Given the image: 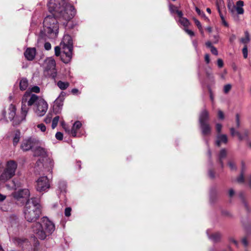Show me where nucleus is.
<instances>
[{"label":"nucleus","mask_w":251,"mask_h":251,"mask_svg":"<svg viewBox=\"0 0 251 251\" xmlns=\"http://www.w3.org/2000/svg\"><path fill=\"white\" fill-rule=\"evenodd\" d=\"M48 7L49 12L57 17L64 26L75 14L74 6L68 3L67 0H50Z\"/></svg>","instance_id":"1"},{"label":"nucleus","mask_w":251,"mask_h":251,"mask_svg":"<svg viewBox=\"0 0 251 251\" xmlns=\"http://www.w3.org/2000/svg\"><path fill=\"white\" fill-rule=\"evenodd\" d=\"M32 231L36 237L41 240H44L47 236L51 234L55 230L54 224L47 217L42 219V224L36 223L32 227Z\"/></svg>","instance_id":"2"},{"label":"nucleus","mask_w":251,"mask_h":251,"mask_svg":"<svg viewBox=\"0 0 251 251\" xmlns=\"http://www.w3.org/2000/svg\"><path fill=\"white\" fill-rule=\"evenodd\" d=\"M24 213L25 218L27 221L29 222L36 221L41 213L39 200L35 198L28 199L25 203Z\"/></svg>","instance_id":"3"},{"label":"nucleus","mask_w":251,"mask_h":251,"mask_svg":"<svg viewBox=\"0 0 251 251\" xmlns=\"http://www.w3.org/2000/svg\"><path fill=\"white\" fill-rule=\"evenodd\" d=\"M57 17L53 14L48 15L43 22V30L45 35L50 38H54L58 34L59 29Z\"/></svg>","instance_id":"4"},{"label":"nucleus","mask_w":251,"mask_h":251,"mask_svg":"<svg viewBox=\"0 0 251 251\" xmlns=\"http://www.w3.org/2000/svg\"><path fill=\"white\" fill-rule=\"evenodd\" d=\"M40 98L36 95L32 94L27 90L22 99V120L25 119L26 116L29 110V107L35 105Z\"/></svg>","instance_id":"5"},{"label":"nucleus","mask_w":251,"mask_h":251,"mask_svg":"<svg viewBox=\"0 0 251 251\" xmlns=\"http://www.w3.org/2000/svg\"><path fill=\"white\" fill-rule=\"evenodd\" d=\"M17 163L13 160H10L6 162L5 167L0 176V183H4L13 177L17 169Z\"/></svg>","instance_id":"6"},{"label":"nucleus","mask_w":251,"mask_h":251,"mask_svg":"<svg viewBox=\"0 0 251 251\" xmlns=\"http://www.w3.org/2000/svg\"><path fill=\"white\" fill-rule=\"evenodd\" d=\"M73 47L68 46H61L55 47V55L57 56H60L61 60L65 63H69L72 57Z\"/></svg>","instance_id":"7"},{"label":"nucleus","mask_w":251,"mask_h":251,"mask_svg":"<svg viewBox=\"0 0 251 251\" xmlns=\"http://www.w3.org/2000/svg\"><path fill=\"white\" fill-rule=\"evenodd\" d=\"M43 66L44 75L55 79L57 76L55 60L52 57L47 58L44 61Z\"/></svg>","instance_id":"8"},{"label":"nucleus","mask_w":251,"mask_h":251,"mask_svg":"<svg viewBox=\"0 0 251 251\" xmlns=\"http://www.w3.org/2000/svg\"><path fill=\"white\" fill-rule=\"evenodd\" d=\"M16 107L13 104H10L9 106L7 111V114H6V112H4L3 113V115L5 117L6 121H12L14 120L13 123L15 125H19L22 121V115L20 117H18L17 116L15 117L16 115Z\"/></svg>","instance_id":"9"},{"label":"nucleus","mask_w":251,"mask_h":251,"mask_svg":"<svg viewBox=\"0 0 251 251\" xmlns=\"http://www.w3.org/2000/svg\"><path fill=\"white\" fill-rule=\"evenodd\" d=\"M36 190L39 192H46L50 187V181L46 176L40 177L36 181Z\"/></svg>","instance_id":"10"},{"label":"nucleus","mask_w":251,"mask_h":251,"mask_svg":"<svg viewBox=\"0 0 251 251\" xmlns=\"http://www.w3.org/2000/svg\"><path fill=\"white\" fill-rule=\"evenodd\" d=\"M48 108L47 102L43 99L40 98L35 104L34 110L38 116H43L46 113Z\"/></svg>","instance_id":"11"},{"label":"nucleus","mask_w":251,"mask_h":251,"mask_svg":"<svg viewBox=\"0 0 251 251\" xmlns=\"http://www.w3.org/2000/svg\"><path fill=\"white\" fill-rule=\"evenodd\" d=\"M36 143V140L34 138L29 137L24 139L21 144V149L24 151H29L31 149H33Z\"/></svg>","instance_id":"12"},{"label":"nucleus","mask_w":251,"mask_h":251,"mask_svg":"<svg viewBox=\"0 0 251 251\" xmlns=\"http://www.w3.org/2000/svg\"><path fill=\"white\" fill-rule=\"evenodd\" d=\"M65 93L63 92H61L60 95L55 100L54 102L53 109L56 113H59L62 109Z\"/></svg>","instance_id":"13"},{"label":"nucleus","mask_w":251,"mask_h":251,"mask_svg":"<svg viewBox=\"0 0 251 251\" xmlns=\"http://www.w3.org/2000/svg\"><path fill=\"white\" fill-rule=\"evenodd\" d=\"M230 132L232 136L237 135L239 140H247L248 138L249 131L247 129H244L241 133L236 130L234 127H231Z\"/></svg>","instance_id":"14"},{"label":"nucleus","mask_w":251,"mask_h":251,"mask_svg":"<svg viewBox=\"0 0 251 251\" xmlns=\"http://www.w3.org/2000/svg\"><path fill=\"white\" fill-rule=\"evenodd\" d=\"M243 6H244L243 1L239 0V1H237L236 6H235L234 5L231 6V5L228 4L227 7H228L229 10L232 13H234V10L235 9L238 14H243L244 12V10L243 8Z\"/></svg>","instance_id":"15"},{"label":"nucleus","mask_w":251,"mask_h":251,"mask_svg":"<svg viewBox=\"0 0 251 251\" xmlns=\"http://www.w3.org/2000/svg\"><path fill=\"white\" fill-rule=\"evenodd\" d=\"M30 195L29 191L27 189H21L13 193V196L17 199L20 198L27 199Z\"/></svg>","instance_id":"16"},{"label":"nucleus","mask_w":251,"mask_h":251,"mask_svg":"<svg viewBox=\"0 0 251 251\" xmlns=\"http://www.w3.org/2000/svg\"><path fill=\"white\" fill-rule=\"evenodd\" d=\"M209 118V113L206 109H203L200 113L199 118V124L208 123Z\"/></svg>","instance_id":"17"},{"label":"nucleus","mask_w":251,"mask_h":251,"mask_svg":"<svg viewBox=\"0 0 251 251\" xmlns=\"http://www.w3.org/2000/svg\"><path fill=\"white\" fill-rule=\"evenodd\" d=\"M227 137L226 134H218L215 142L216 145L220 147L222 144H226L227 143Z\"/></svg>","instance_id":"18"},{"label":"nucleus","mask_w":251,"mask_h":251,"mask_svg":"<svg viewBox=\"0 0 251 251\" xmlns=\"http://www.w3.org/2000/svg\"><path fill=\"white\" fill-rule=\"evenodd\" d=\"M25 57L28 60H32L36 55V50L35 48H27L24 53Z\"/></svg>","instance_id":"19"},{"label":"nucleus","mask_w":251,"mask_h":251,"mask_svg":"<svg viewBox=\"0 0 251 251\" xmlns=\"http://www.w3.org/2000/svg\"><path fill=\"white\" fill-rule=\"evenodd\" d=\"M201 133L203 136H207L211 132V127L208 123L200 125Z\"/></svg>","instance_id":"20"},{"label":"nucleus","mask_w":251,"mask_h":251,"mask_svg":"<svg viewBox=\"0 0 251 251\" xmlns=\"http://www.w3.org/2000/svg\"><path fill=\"white\" fill-rule=\"evenodd\" d=\"M33 151L35 156H40L45 157L47 155L46 150L41 147H36L33 149Z\"/></svg>","instance_id":"21"},{"label":"nucleus","mask_w":251,"mask_h":251,"mask_svg":"<svg viewBox=\"0 0 251 251\" xmlns=\"http://www.w3.org/2000/svg\"><path fill=\"white\" fill-rule=\"evenodd\" d=\"M61 46H68L73 47V40L69 35L64 36L62 42L60 44Z\"/></svg>","instance_id":"22"},{"label":"nucleus","mask_w":251,"mask_h":251,"mask_svg":"<svg viewBox=\"0 0 251 251\" xmlns=\"http://www.w3.org/2000/svg\"><path fill=\"white\" fill-rule=\"evenodd\" d=\"M82 126L81 122L79 121H76L74 124L71 130V134L73 137H75L77 134V131Z\"/></svg>","instance_id":"23"},{"label":"nucleus","mask_w":251,"mask_h":251,"mask_svg":"<svg viewBox=\"0 0 251 251\" xmlns=\"http://www.w3.org/2000/svg\"><path fill=\"white\" fill-rule=\"evenodd\" d=\"M207 234L209 238L213 242L219 241L221 237V234L219 232H215L210 235H209L208 231H207Z\"/></svg>","instance_id":"24"},{"label":"nucleus","mask_w":251,"mask_h":251,"mask_svg":"<svg viewBox=\"0 0 251 251\" xmlns=\"http://www.w3.org/2000/svg\"><path fill=\"white\" fill-rule=\"evenodd\" d=\"M20 89L22 91L25 90L28 85V80L26 78H22L20 81Z\"/></svg>","instance_id":"25"},{"label":"nucleus","mask_w":251,"mask_h":251,"mask_svg":"<svg viewBox=\"0 0 251 251\" xmlns=\"http://www.w3.org/2000/svg\"><path fill=\"white\" fill-rule=\"evenodd\" d=\"M54 165V161L52 159L48 158L46 159V162L43 164V166L48 168V171L50 172Z\"/></svg>","instance_id":"26"},{"label":"nucleus","mask_w":251,"mask_h":251,"mask_svg":"<svg viewBox=\"0 0 251 251\" xmlns=\"http://www.w3.org/2000/svg\"><path fill=\"white\" fill-rule=\"evenodd\" d=\"M169 10L170 12L173 13H176L178 15V16H183V13L181 11H179L177 7L175 6L173 4H170L169 5Z\"/></svg>","instance_id":"27"},{"label":"nucleus","mask_w":251,"mask_h":251,"mask_svg":"<svg viewBox=\"0 0 251 251\" xmlns=\"http://www.w3.org/2000/svg\"><path fill=\"white\" fill-rule=\"evenodd\" d=\"M15 243L20 247H23V245H28V241L26 239L17 238L15 239Z\"/></svg>","instance_id":"28"},{"label":"nucleus","mask_w":251,"mask_h":251,"mask_svg":"<svg viewBox=\"0 0 251 251\" xmlns=\"http://www.w3.org/2000/svg\"><path fill=\"white\" fill-rule=\"evenodd\" d=\"M69 83L68 82H63L59 81L57 83V86L62 90H66L69 86Z\"/></svg>","instance_id":"29"},{"label":"nucleus","mask_w":251,"mask_h":251,"mask_svg":"<svg viewBox=\"0 0 251 251\" xmlns=\"http://www.w3.org/2000/svg\"><path fill=\"white\" fill-rule=\"evenodd\" d=\"M178 17L179 18V19L178 20V22L182 25H183L184 27H185L186 28L189 25V24H190L189 22L186 18L183 17V16H178Z\"/></svg>","instance_id":"30"},{"label":"nucleus","mask_w":251,"mask_h":251,"mask_svg":"<svg viewBox=\"0 0 251 251\" xmlns=\"http://www.w3.org/2000/svg\"><path fill=\"white\" fill-rule=\"evenodd\" d=\"M66 183L63 180H60L58 182V189L61 193L66 192Z\"/></svg>","instance_id":"31"},{"label":"nucleus","mask_w":251,"mask_h":251,"mask_svg":"<svg viewBox=\"0 0 251 251\" xmlns=\"http://www.w3.org/2000/svg\"><path fill=\"white\" fill-rule=\"evenodd\" d=\"M226 155V151L225 149H222L221 150L219 155V162L222 166L223 167V163L222 160L223 159L225 158Z\"/></svg>","instance_id":"32"},{"label":"nucleus","mask_w":251,"mask_h":251,"mask_svg":"<svg viewBox=\"0 0 251 251\" xmlns=\"http://www.w3.org/2000/svg\"><path fill=\"white\" fill-rule=\"evenodd\" d=\"M250 40L249 33L246 31L245 32V37L241 39V42L244 44L245 45H247L246 44L250 41Z\"/></svg>","instance_id":"33"},{"label":"nucleus","mask_w":251,"mask_h":251,"mask_svg":"<svg viewBox=\"0 0 251 251\" xmlns=\"http://www.w3.org/2000/svg\"><path fill=\"white\" fill-rule=\"evenodd\" d=\"M20 138V132L18 131H16L13 138V142L14 146H16L19 142Z\"/></svg>","instance_id":"34"},{"label":"nucleus","mask_w":251,"mask_h":251,"mask_svg":"<svg viewBox=\"0 0 251 251\" xmlns=\"http://www.w3.org/2000/svg\"><path fill=\"white\" fill-rule=\"evenodd\" d=\"M59 117L58 116L55 117L52 121V125L51 126L53 129H54L57 125L58 122L59 121Z\"/></svg>","instance_id":"35"},{"label":"nucleus","mask_w":251,"mask_h":251,"mask_svg":"<svg viewBox=\"0 0 251 251\" xmlns=\"http://www.w3.org/2000/svg\"><path fill=\"white\" fill-rule=\"evenodd\" d=\"M235 123H236V128H238L240 127L241 125L240 115L239 114H236L235 116Z\"/></svg>","instance_id":"36"},{"label":"nucleus","mask_w":251,"mask_h":251,"mask_svg":"<svg viewBox=\"0 0 251 251\" xmlns=\"http://www.w3.org/2000/svg\"><path fill=\"white\" fill-rule=\"evenodd\" d=\"M27 90H29L30 92V93L35 92V93H37L40 92V88L37 86H33V87L29 88Z\"/></svg>","instance_id":"37"},{"label":"nucleus","mask_w":251,"mask_h":251,"mask_svg":"<svg viewBox=\"0 0 251 251\" xmlns=\"http://www.w3.org/2000/svg\"><path fill=\"white\" fill-rule=\"evenodd\" d=\"M52 114H48L44 120V122L46 124H49L50 123L52 119Z\"/></svg>","instance_id":"38"},{"label":"nucleus","mask_w":251,"mask_h":251,"mask_svg":"<svg viewBox=\"0 0 251 251\" xmlns=\"http://www.w3.org/2000/svg\"><path fill=\"white\" fill-rule=\"evenodd\" d=\"M242 53L244 58H247L248 57V48L247 45H245L243 50Z\"/></svg>","instance_id":"39"},{"label":"nucleus","mask_w":251,"mask_h":251,"mask_svg":"<svg viewBox=\"0 0 251 251\" xmlns=\"http://www.w3.org/2000/svg\"><path fill=\"white\" fill-rule=\"evenodd\" d=\"M243 168H242V171L241 174V175L237 178V181L239 183H243L244 182V178L243 173Z\"/></svg>","instance_id":"40"},{"label":"nucleus","mask_w":251,"mask_h":251,"mask_svg":"<svg viewBox=\"0 0 251 251\" xmlns=\"http://www.w3.org/2000/svg\"><path fill=\"white\" fill-rule=\"evenodd\" d=\"M195 24L196 25L198 26V28L201 31V33H202V26L201 24V23L197 19H194Z\"/></svg>","instance_id":"41"},{"label":"nucleus","mask_w":251,"mask_h":251,"mask_svg":"<svg viewBox=\"0 0 251 251\" xmlns=\"http://www.w3.org/2000/svg\"><path fill=\"white\" fill-rule=\"evenodd\" d=\"M37 126L42 132H45L46 130V127L43 124H38Z\"/></svg>","instance_id":"42"},{"label":"nucleus","mask_w":251,"mask_h":251,"mask_svg":"<svg viewBox=\"0 0 251 251\" xmlns=\"http://www.w3.org/2000/svg\"><path fill=\"white\" fill-rule=\"evenodd\" d=\"M231 85L230 84H226L224 86V91L225 93H227L231 89Z\"/></svg>","instance_id":"43"},{"label":"nucleus","mask_w":251,"mask_h":251,"mask_svg":"<svg viewBox=\"0 0 251 251\" xmlns=\"http://www.w3.org/2000/svg\"><path fill=\"white\" fill-rule=\"evenodd\" d=\"M222 128V125L220 124H217L216 125V130L218 134H220Z\"/></svg>","instance_id":"44"},{"label":"nucleus","mask_w":251,"mask_h":251,"mask_svg":"<svg viewBox=\"0 0 251 251\" xmlns=\"http://www.w3.org/2000/svg\"><path fill=\"white\" fill-rule=\"evenodd\" d=\"M55 137L57 140H62L63 139V135L60 132H57L55 134Z\"/></svg>","instance_id":"45"},{"label":"nucleus","mask_w":251,"mask_h":251,"mask_svg":"<svg viewBox=\"0 0 251 251\" xmlns=\"http://www.w3.org/2000/svg\"><path fill=\"white\" fill-rule=\"evenodd\" d=\"M71 208L70 207H67L65 209V215L67 217H69L71 215Z\"/></svg>","instance_id":"46"},{"label":"nucleus","mask_w":251,"mask_h":251,"mask_svg":"<svg viewBox=\"0 0 251 251\" xmlns=\"http://www.w3.org/2000/svg\"><path fill=\"white\" fill-rule=\"evenodd\" d=\"M210 51L212 54L215 55H217L218 54V52L217 49L214 46L210 49Z\"/></svg>","instance_id":"47"},{"label":"nucleus","mask_w":251,"mask_h":251,"mask_svg":"<svg viewBox=\"0 0 251 251\" xmlns=\"http://www.w3.org/2000/svg\"><path fill=\"white\" fill-rule=\"evenodd\" d=\"M13 182L14 184L15 189L21 186V183H19L18 181L15 179L13 180Z\"/></svg>","instance_id":"48"},{"label":"nucleus","mask_w":251,"mask_h":251,"mask_svg":"<svg viewBox=\"0 0 251 251\" xmlns=\"http://www.w3.org/2000/svg\"><path fill=\"white\" fill-rule=\"evenodd\" d=\"M51 44L49 42H46L44 44V48L45 49L49 50L51 49Z\"/></svg>","instance_id":"49"},{"label":"nucleus","mask_w":251,"mask_h":251,"mask_svg":"<svg viewBox=\"0 0 251 251\" xmlns=\"http://www.w3.org/2000/svg\"><path fill=\"white\" fill-rule=\"evenodd\" d=\"M184 30L185 31V32L188 34L190 36H194V33L193 31H192V30H189L188 29H187L186 28H185L184 29Z\"/></svg>","instance_id":"50"},{"label":"nucleus","mask_w":251,"mask_h":251,"mask_svg":"<svg viewBox=\"0 0 251 251\" xmlns=\"http://www.w3.org/2000/svg\"><path fill=\"white\" fill-rule=\"evenodd\" d=\"M218 115L219 119L222 120L224 119V114L221 110L218 111Z\"/></svg>","instance_id":"51"},{"label":"nucleus","mask_w":251,"mask_h":251,"mask_svg":"<svg viewBox=\"0 0 251 251\" xmlns=\"http://www.w3.org/2000/svg\"><path fill=\"white\" fill-rule=\"evenodd\" d=\"M218 66L221 68L223 66V61L221 59H218L217 60Z\"/></svg>","instance_id":"52"},{"label":"nucleus","mask_w":251,"mask_h":251,"mask_svg":"<svg viewBox=\"0 0 251 251\" xmlns=\"http://www.w3.org/2000/svg\"><path fill=\"white\" fill-rule=\"evenodd\" d=\"M228 164L231 170H234L235 169V166L234 163L231 162H229Z\"/></svg>","instance_id":"53"},{"label":"nucleus","mask_w":251,"mask_h":251,"mask_svg":"<svg viewBox=\"0 0 251 251\" xmlns=\"http://www.w3.org/2000/svg\"><path fill=\"white\" fill-rule=\"evenodd\" d=\"M234 191L232 189H230L228 191V195L230 197H232L234 195Z\"/></svg>","instance_id":"54"},{"label":"nucleus","mask_w":251,"mask_h":251,"mask_svg":"<svg viewBox=\"0 0 251 251\" xmlns=\"http://www.w3.org/2000/svg\"><path fill=\"white\" fill-rule=\"evenodd\" d=\"M208 175L209 177H210L212 178H213L215 177L214 173L211 170L209 171Z\"/></svg>","instance_id":"55"},{"label":"nucleus","mask_w":251,"mask_h":251,"mask_svg":"<svg viewBox=\"0 0 251 251\" xmlns=\"http://www.w3.org/2000/svg\"><path fill=\"white\" fill-rule=\"evenodd\" d=\"M204 58L206 63H209L210 62L209 55L208 54H205Z\"/></svg>","instance_id":"56"},{"label":"nucleus","mask_w":251,"mask_h":251,"mask_svg":"<svg viewBox=\"0 0 251 251\" xmlns=\"http://www.w3.org/2000/svg\"><path fill=\"white\" fill-rule=\"evenodd\" d=\"M229 241H230V243H232L234 244L235 246H238V242L234 239L230 238L229 239Z\"/></svg>","instance_id":"57"},{"label":"nucleus","mask_w":251,"mask_h":251,"mask_svg":"<svg viewBox=\"0 0 251 251\" xmlns=\"http://www.w3.org/2000/svg\"><path fill=\"white\" fill-rule=\"evenodd\" d=\"M195 9L196 11L199 15H204V13L202 12L199 8L196 7Z\"/></svg>","instance_id":"58"},{"label":"nucleus","mask_w":251,"mask_h":251,"mask_svg":"<svg viewBox=\"0 0 251 251\" xmlns=\"http://www.w3.org/2000/svg\"><path fill=\"white\" fill-rule=\"evenodd\" d=\"M218 12H219V13L220 16V17H221V18L222 20V21L224 20H225L224 17V16H223V14H222L221 13V11H220V7H219V5H218Z\"/></svg>","instance_id":"59"},{"label":"nucleus","mask_w":251,"mask_h":251,"mask_svg":"<svg viewBox=\"0 0 251 251\" xmlns=\"http://www.w3.org/2000/svg\"><path fill=\"white\" fill-rule=\"evenodd\" d=\"M205 45L207 47V48H211L212 47H213L212 45V44L210 42V41H207L205 43Z\"/></svg>","instance_id":"60"},{"label":"nucleus","mask_w":251,"mask_h":251,"mask_svg":"<svg viewBox=\"0 0 251 251\" xmlns=\"http://www.w3.org/2000/svg\"><path fill=\"white\" fill-rule=\"evenodd\" d=\"M242 242L245 246H247L248 244V241L246 238L243 239L242 240Z\"/></svg>","instance_id":"61"},{"label":"nucleus","mask_w":251,"mask_h":251,"mask_svg":"<svg viewBox=\"0 0 251 251\" xmlns=\"http://www.w3.org/2000/svg\"><path fill=\"white\" fill-rule=\"evenodd\" d=\"M6 198V196L0 193V201H3Z\"/></svg>","instance_id":"62"},{"label":"nucleus","mask_w":251,"mask_h":251,"mask_svg":"<svg viewBox=\"0 0 251 251\" xmlns=\"http://www.w3.org/2000/svg\"><path fill=\"white\" fill-rule=\"evenodd\" d=\"M78 92V90L76 88L73 89L72 90V93L73 94H76Z\"/></svg>","instance_id":"63"},{"label":"nucleus","mask_w":251,"mask_h":251,"mask_svg":"<svg viewBox=\"0 0 251 251\" xmlns=\"http://www.w3.org/2000/svg\"><path fill=\"white\" fill-rule=\"evenodd\" d=\"M63 128L65 129V131L69 134H71V130L69 129L68 127L66 126H63Z\"/></svg>","instance_id":"64"}]
</instances>
